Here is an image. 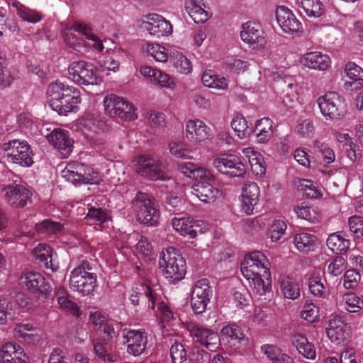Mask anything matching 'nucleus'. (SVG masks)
<instances>
[{"instance_id":"nucleus-34","label":"nucleus","mask_w":363,"mask_h":363,"mask_svg":"<svg viewBox=\"0 0 363 363\" xmlns=\"http://www.w3.org/2000/svg\"><path fill=\"white\" fill-rule=\"evenodd\" d=\"M70 85H67L59 80L51 82L47 88L46 96L50 107L55 111L59 106L65 90Z\"/></svg>"},{"instance_id":"nucleus-63","label":"nucleus","mask_w":363,"mask_h":363,"mask_svg":"<svg viewBox=\"0 0 363 363\" xmlns=\"http://www.w3.org/2000/svg\"><path fill=\"white\" fill-rule=\"evenodd\" d=\"M214 175L208 168L196 164L192 180H199L201 182H211L214 180Z\"/></svg>"},{"instance_id":"nucleus-16","label":"nucleus","mask_w":363,"mask_h":363,"mask_svg":"<svg viewBox=\"0 0 363 363\" xmlns=\"http://www.w3.org/2000/svg\"><path fill=\"white\" fill-rule=\"evenodd\" d=\"M212 296V290L206 279L199 280L193 289L191 306L193 311L198 314L202 313L206 309Z\"/></svg>"},{"instance_id":"nucleus-28","label":"nucleus","mask_w":363,"mask_h":363,"mask_svg":"<svg viewBox=\"0 0 363 363\" xmlns=\"http://www.w3.org/2000/svg\"><path fill=\"white\" fill-rule=\"evenodd\" d=\"M33 255L39 262L47 269L53 272L57 270L59 265L56 261V255L53 254L51 247L46 244L40 243L33 250Z\"/></svg>"},{"instance_id":"nucleus-7","label":"nucleus","mask_w":363,"mask_h":363,"mask_svg":"<svg viewBox=\"0 0 363 363\" xmlns=\"http://www.w3.org/2000/svg\"><path fill=\"white\" fill-rule=\"evenodd\" d=\"M68 77L80 86L99 85L103 82L94 65L84 60L74 61L69 65Z\"/></svg>"},{"instance_id":"nucleus-20","label":"nucleus","mask_w":363,"mask_h":363,"mask_svg":"<svg viewBox=\"0 0 363 363\" xmlns=\"http://www.w3.org/2000/svg\"><path fill=\"white\" fill-rule=\"evenodd\" d=\"M260 189L255 182H247L243 184L240 196L241 210L246 215L253 213L255 207L259 201Z\"/></svg>"},{"instance_id":"nucleus-64","label":"nucleus","mask_w":363,"mask_h":363,"mask_svg":"<svg viewBox=\"0 0 363 363\" xmlns=\"http://www.w3.org/2000/svg\"><path fill=\"white\" fill-rule=\"evenodd\" d=\"M350 230L357 238H363V218L354 216L348 219Z\"/></svg>"},{"instance_id":"nucleus-25","label":"nucleus","mask_w":363,"mask_h":363,"mask_svg":"<svg viewBox=\"0 0 363 363\" xmlns=\"http://www.w3.org/2000/svg\"><path fill=\"white\" fill-rule=\"evenodd\" d=\"M220 343L229 348H237L245 338L242 328L236 324L224 325L220 332Z\"/></svg>"},{"instance_id":"nucleus-52","label":"nucleus","mask_w":363,"mask_h":363,"mask_svg":"<svg viewBox=\"0 0 363 363\" xmlns=\"http://www.w3.org/2000/svg\"><path fill=\"white\" fill-rule=\"evenodd\" d=\"M231 127L241 139L246 138L250 133L245 118L240 114L233 117L231 121Z\"/></svg>"},{"instance_id":"nucleus-22","label":"nucleus","mask_w":363,"mask_h":363,"mask_svg":"<svg viewBox=\"0 0 363 363\" xmlns=\"http://www.w3.org/2000/svg\"><path fill=\"white\" fill-rule=\"evenodd\" d=\"M81 102L82 98L79 89L74 86H70L66 89L65 93L55 111L62 116H67L72 112H77Z\"/></svg>"},{"instance_id":"nucleus-60","label":"nucleus","mask_w":363,"mask_h":363,"mask_svg":"<svg viewBox=\"0 0 363 363\" xmlns=\"http://www.w3.org/2000/svg\"><path fill=\"white\" fill-rule=\"evenodd\" d=\"M170 356L172 363H179L188 361L184 346L177 342L172 344L170 348Z\"/></svg>"},{"instance_id":"nucleus-59","label":"nucleus","mask_w":363,"mask_h":363,"mask_svg":"<svg viewBox=\"0 0 363 363\" xmlns=\"http://www.w3.org/2000/svg\"><path fill=\"white\" fill-rule=\"evenodd\" d=\"M297 134L303 138H312L314 135L315 128L310 119L300 120L295 128Z\"/></svg>"},{"instance_id":"nucleus-18","label":"nucleus","mask_w":363,"mask_h":363,"mask_svg":"<svg viewBox=\"0 0 363 363\" xmlns=\"http://www.w3.org/2000/svg\"><path fill=\"white\" fill-rule=\"evenodd\" d=\"M276 18L284 33L299 35L303 32L301 23L289 9L284 6H279L276 10Z\"/></svg>"},{"instance_id":"nucleus-51","label":"nucleus","mask_w":363,"mask_h":363,"mask_svg":"<svg viewBox=\"0 0 363 363\" xmlns=\"http://www.w3.org/2000/svg\"><path fill=\"white\" fill-rule=\"evenodd\" d=\"M63 228V225L59 222L51 220H44L40 223L35 225V230L38 233L51 235L60 232Z\"/></svg>"},{"instance_id":"nucleus-27","label":"nucleus","mask_w":363,"mask_h":363,"mask_svg":"<svg viewBox=\"0 0 363 363\" xmlns=\"http://www.w3.org/2000/svg\"><path fill=\"white\" fill-rule=\"evenodd\" d=\"M191 195L205 203H213L221 196L220 191L210 182H199L191 188Z\"/></svg>"},{"instance_id":"nucleus-3","label":"nucleus","mask_w":363,"mask_h":363,"mask_svg":"<svg viewBox=\"0 0 363 363\" xmlns=\"http://www.w3.org/2000/svg\"><path fill=\"white\" fill-rule=\"evenodd\" d=\"M132 208L136 219L147 225H155L160 218V211L155 200L148 194L138 192L132 201Z\"/></svg>"},{"instance_id":"nucleus-13","label":"nucleus","mask_w":363,"mask_h":363,"mask_svg":"<svg viewBox=\"0 0 363 363\" xmlns=\"http://www.w3.org/2000/svg\"><path fill=\"white\" fill-rule=\"evenodd\" d=\"M191 337L195 342L207 350L215 352L220 345V337L213 330L198 324L189 323L186 326Z\"/></svg>"},{"instance_id":"nucleus-4","label":"nucleus","mask_w":363,"mask_h":363,"mask_svg":"<svg viewBox=\"0 0 363 363\" xmlns=\"http://www.w3.org/2000/svg\"><path fill=\"white\" fill-rule=\"evenodd\" d=\"M322 116L326 121L337 122L347 114L346 104L342 96L335 91H328L317 99Z\"/></svg>"},{"instance_id":"nucleus-55","label":"nucleus","mask_w":363,"mask_h":363,"mask_svg":"<svg viewBox=\"0 0 363 363\" xmlns=\"http://www.w3.org/2000/svg\"><path fill=\"white\" fill-rule=\"evenodd\" d=\"M301 317L309 322L314 323L319 318V308L313 303L306 301L301 311Z\"/></svg>"},{"instance_id":"nucleus-61","label":"nucleus","mask_w":363,"mask_h":363,"mask_svg":"<svg viewBox=\"0 0 363 363\" xmlns=\"http://www.w3.org/2000/svg\"><path fill=\"white\" fill-rule=\"evenodd\" d=\"M360 274L354 269L347 270L343 277V286L347 289H353L360 281Z\"/></svg>"},{"instance_id":"nucleus-9","label":"nucleus","mask_w":363,"mask_h":363,"mask_svg":"<svg viewBox=\"0 0 363 363\" xmlns=\"http://www.w3.org/2000/svg\"><path fill=\"white\" fill-rule=\"evenodd\" d=\"M135 171L141 177L151 180L169 179L162 169L159 158L150 155H140L135 157L133 160Z\"/></svg>"},{"instance_id":"nucleus-2","label":"nucleus","mask_w":363,"mask_h":363,"mask_svg":"<svg viewBox=\"0 0 363 363\" xmlns=\"http://www.w3.org/2000/svg\"><path fill=\"white\" fill-rule=\"evenodd\" d=\"M159 266L164 277L170 283L178 282L185 277L186 261L173 247H169L160 253Z\"/></svg>"},{"instance_id":"nucleus-32","label":"nucleus","mask_w":363,"mask_h":363,"mask_svg":"<svg viewBox=\"0 0 363 363\" xmlns=\"http://www.w3.org/2000/svg\"><path fill=\"white\" fill-rule=\"evenodd\" d=\"M242 152L248 159L252 172L258 177L264 176L266 166L263 156L251 147L242 148Z\"/></svg>"},{"instance_id":"nucleus-36","label":"nucleus","mask_w":363,"mask_h":363,"mask_svg":"<svg viewBox=\"0 0 363 363\" xmlns=\"http://www.w3.org/2000/svg\"><path fill=\"white\" fill-rule=\"evenodd\" d=\"M281 293L284 298L294 300L300 296V288L298 283L292 278L281 275L278 280Z\"/></svg>"},{"instance_id":"nucleus-43","label":"nucleus","mask_w":363,"mask_h":363,"mask_svg":"<svg viewBox=\"0 0 363 363\" xmlns=\"http://www.w3.org/2000/svg\"><path fill=\"white\" fill-rule=\"evenodd\" d=\"M327 245L334 253L342 254L346 252L350 248V241L339 233H335L328 238Z\"/></svg>"},{"instance_id":"nucleus-15","label":"nucleus","mask_w":363,"mask_h":363,"mask_svg":"<svg viewBox=\"0 0 363 363\" xmlns=\"http://www.w3.org/2000/svg\"><path fill=\"white\" fill-rule=\"evenodd\" d=\"M18 284L28 291L39 296L51 291V286L45 277L35 272H25L18 278Z\"/></svg>"},{"instance_id":"nucleus-37","label":"nucleus","mask_w":363,"mask_h":363,"mask_svg":"<svg viewBox=\"0 0 363 363\" xmlns=\"http://www.w3.org/2000/svg\"><path fill=\"white\" fill-rule=\"evenodd\" d=\"M172 225L174 230L182 236L195 238L197 235L196 231L193 228V220L189 217H174L172 219Z\"/></svg>"},{"instance_id":"nucleus-44","label":"nucleus","mask_w":363,"mask_h":363,"mask_svg":"<svg viewBox=\"0 0 363 363\" xmlns=\"http://www.w3.org/2000/svg\"><path fill=\"white\" fill-rule=\"evenodd\" d=\"M294 212L297 216L301 219L306 220L311 223H316L320 220V213L313 206L307 203H302L294 207Z\"/></svg>"},{"instance_id":"nucleus-56","label":"nucleus","mask_w":363,"mask_h":363,"mask_svg":"<svg viewBox=\"0 0 363 363\" xmlns=\"http://www.w3.org/2000/svg\"><path fill=\"white\" fill-rule=\"evenodd\" d=\"M308 287L310 292L316 297H325L327 291L322 279L315 275L310 277L308 280Z\"/></svg>"},{"instance_id":"nucleus-62","label":"nucleus","mask_w":363,"mask_h":363,"mask_svg":"<svg viewBox=\"0 0 363 363\" xmlns=\"http://www.w3.org/2000/svg\"><path fill=\"white\" fill-rule=\"evenodd\" d=\"M89 321L95 330H99L108 322L107 316L99 311L89 312Z\"/></svg>"},{"instance_id":"nucleus-45","label":"nucleus","mask_w":363,"mask_h":363,"mask_svg":"<svg viewBox=\"0 0 363 363\" xmlns=\"http://www.w3.org/2000/svg\"><path fill=\"white\" fill-rule=\"evenodd\" d=\"M76 31L74 29V25L72 27L65 26L62 28V33L64 41L71 48L75 50H80L84 48L88 47L87 43L84 40L77 37L73 32Z\"/></svg>"},{"instance_id":"nucleus-12","label":"nucleus","mask_w":363,"mask_h":363,"mask_svg":"<svg viewBox=\"0 0 363 363\" xmlns=\"http://www.w3.org/2000/svg\"><path fill=\"white\" fill-rule=\"evenodd\" d=\"M213 166L220 173L230 177H242L246 173V166L235 155L219 154L213 158Z\"/></svg>"},{"instance_id":"nucleus-40","label":"nucleus","mask_w":363,"mask_h":363,"mask_svg":"<svg viewBox=\"0 0 363 363\" xmlns=\"http://www.w3.org/2000/svg\"><path fill=\"white\" fill-rule=\"evenodd\" d=\"M34 331L35 328L30 323H17L13 329V336L20 341L30 343L38 340Z\"/></svg>"},{"instance_id":"nucleus-49","label":"nucleus","mask_w":363,"mask_h":363,"mask_svg":"<svg viewBox=\"0 0 363 363\" xmlns=\"http://www.w3.org/2000/svg\"><path fill=\"white\" fill-rule=\"evenodd\" d=\"M347 77L357 84L356 88L363 87V69L354 62H348L344 69Z\"/></svg>"},{"instance_id":"nucleus-29","label":"nucleus","mask_w":363,"mask_h":363,"mask_svg":"<svg viewBox=\"0 0 363 363\" xmlns=\"http://www.w3.org/2000/svg\"><path fill=\"white\" fill-rule=\"evenodd\" d=\"M186 10L196 23H203L212 16L203 0H186Z\"/></svg>"},{"instance_id":"nucleus-46","label":"nucleus","mask_w":363,"mask_h":363,"mask_svg":"<svg viewBox=\"0 0 363 363\" xmlns=\"http://www.w3.org/2000/svg\"><path fill=\"white\" fill-rule=\"evenodd\" d=\"M341 304L350 313H357L363 308V296H358L354 293L346 294Z\"/></svg>"},{"instance_id":"nucleus-1","label":"nucleus","mask_w":363,"mask_h":363,"mask_svg":"<svg viewBox=\"0 0 363 363\" xmlns=\"http://www.w3.org/2000/svg\"><path fill=\"white\" fill-rule=\"evenodd\" d=\"M240 270L256 294L263 296L269 291V284L262 279V277L267 279L270 275L269 263L264 254L253 252L246 255L241 264Z\"/></svg>"},{"instance_id":"nucleus-6","label":"nucleus","mask_w":363,"mask_h":363,"mask_svg":"<svg viewBox=\"0 0 363 363\" xmlns=\"http://www.w3.org/2000/svg\"><path fill=\"white\" fill-rule=\"evenodd\" d=\"M83 135L91 144L100 146L105 143L103 135L106 123L98 113H86L78 122Z\"/></svg>"},{"instance_id":"nucleus-35","label":"nucleus","mask_w":363,"mask_h":363,"mask_svg":"<svg viewBox=\"0 0 363 363\" xmlns=\"http://www.w3.org/2000/svg\"><path fill=\"white\" fill-rule=\"evenodd\" d=\"M345 323L340 316H335L329 321L327 335L331 342L340 344L345 340Z\"/></svg>"},{"instance_id":"nucleus-39","label":"nucleus","mask_w":363,"mask_h":363,"mask_svg":"<svg viewBox=\"0 0 363 363\" xmlns=\"http://www.w3.org/2000/svg\"><path fill=\"white\" fill-rule=\"evenodd\" d=\"M143 51L148 55L160 62H166L169 58V53L172 49H167L159 43H147L143 46Z\"/></svg>"},{"instance_id":"nucleus-47","label":"nucleus","mask_w":363,"mask_h":363,"mask_svg":"<svg viewBox=\"0 0 363 363\" xmlns=\"http://www.w3.org/2000/svg\"><path fill=\"white\" fill-rule=\"evenodd\" d=\"M297 4L309 17L317 18L323 13L322 4L319 0H297Z\"/></svg>"},{"instance_id":"nucleus-50","label":"nucleus","mask_w":363,"mask_h":363,"mask_svg":"<svg viewBox=\"0 0 363 363\" xmlns=\"http://www.w3.org/2000/svg\"><path fill=\"white\" fill-rule=\"evenodd\" d=\"M169 150L170 153L177 157L181 159H192L193 157L191 155L192 150L187 147L182 142L179 141H171L169 143Z\"/></svg>"},{"instance_id":"nucleus-31","label":"nucleus","mask_w":363,"mask_h":363,"mask_svg":"<svg viewBox=\"0 0 363 363\" xmlns=\"http://www.w3.org/2000/svg\"><path fill=\"white\" fill-rule=\"evenodd\" d=\"M300 62L305 67L322 71L326 70L330 65V57L320 52H307L301 56Z\"/></svg>"},{"instance_id":"nucleus-21","label":"nucleus","mask_w":363,"mask_h":363,"mask_svg":"<svg viewBox=\"0 0 363 363\" xmlns=\"http://www.w3.org/2000/svg\"><path fill=\"white\" fill-rule=\"evenodd\" d=\"M46 138L62 157H67L72 152L74 140L67 130L55 128Z\"/></svg>"},{"instance_id":"nucleus-30","label":"nucleus","mask_w":363,"mask_h":363,"mask_svg":"<svg viewBox=\"0 0 363 363\" xmlns=\"http://www.w3.org/2000/svg\"><path fill=\"white\" fill-rule=\"evenodd\" d=\"M293 242L297 250L304 255L315 252L319 245L318 239L315 235L306 232L295 234Z\"/></svg>"},{"instance_id":"nucleus-54","label":"nucleus","mask_w":363,"mask_h":363,"mask_svg":"<svg viewBox=\"0 0 363 363\" xmlns=\"http://www.w3.org/2000/svg\"><path fill=\"white\" fill-rule=\"evenodd\" d=\"M13 303L0 296V325H4L14 314Z\"/></svg>"},{"instance_id":"nucleus-41","label":"nucleus","mask_w":363,"mask_h":363,"mask_svg":"<svg viewBox=\"0 0 363 363\" xmlns=\"http://www.w3.org/2000/svg\"><path fill=\"white\" fill-rule=\"evenodd\" d=\"M255 130L259 143H267L273 135V121L269 118H263L257 121Z\"/></svg>"},{"instance_id":"nucleus-5","label":"nucleus","mask_w":363,"mask_h":363,"mask_svg":"<svg viewBox=\"0 0 363 363\" xmlns=\"http://www.w3.org/2000/svg\"><path fill=\"white\" fill-rule=\"evenodd\" d=\"M62 177L74 186L98 184L101 180L99 172L92 167L76 162L68 163L62 171Z\"/></svg>"},{"instance_id":"nucleus-14","label":"nucleus","mask_w":363,"mask_h":363,"mask_svg":"<svg viewBox=\"0 0 363 363\" xmlns=\"http://www.w3.org/2000/svg\"><path fill=\"white\" fill-rule=\"evenodd\" d=\"M240 38L252 50L262 49L267 43V36L262 26L254 22H247L242 26Z\"/></svg>"},{"instance_id":"nucleus-11","label":"nucleus","mask_w":363,"mask_h":363,"mask_svg":"<svg viewBox=\"0 0 363 363\" xmlns=\"http://www.w3.org/2000/svg\"><path fill=\"white\" fill-rule=\"evenodd\" d=\"M69 284L73 291L83 296H89L97 286V276L86 271L84 267H77L70 273Z\"/></svg>"},{"instance_id":"nucleus-26","label":"nucleus","mask_w":363,"mask_h":363,"mask_svg":"<svg viewBox=\"0 0 363 363\" xmlns=\"http://www.w3.org/2000/svg\"><path fill=\"white\" fill-rule=\"evenodd\" d=\"M142 289L144 296L148 300V307L155 310L157 306L163 321H170L174 318V313L164 302L160 301V296L158 294L147 285H143Z\"/></svg>"},{"instance_id":"nucleus-48","label":"nucleus","mask_w":363,"mask_h":363,"mask_svg":"<svg viewBox=\"0 0 363 363\" xmlns=\"http://www.w3.org/2000/svg\"><path fill=\"white\" fill-rule=\"evenodd\" d=\"M12 6L16 8L17 14L28 23H36L42 19V15L39 12L30 9L17 1L13 2Z\"/></svg>"},{"instance_id":"nucleus-33","label":"nucleus","mask_w":363,"mask_h":363,"mask_svg":"<svg viewBox=\"0 0 363 363\" xmlns=\"http://www.w3.org/2000/svg\"><path fill=\"white\" fill-rule=\"evenodd\" d=\"M291 343L296 348L298 352L305 358L314 360L316 352L313 343L310 342L303 334L296 333L291 337Z\"/></svg>"},{"instance_id":"nucleus-17","label":"nucleus","mask_w":363,"mask_h":363,"mask_svg":"<svg viewBox=\"0 0 363 363\" xmlns=\"http://www.w3.org/2000/svg\"><path fill=\"white\" fill-rule=\"evenodd\" d=\"M185 135L191 143L201 145L211 138V128L202 120L190 119L186 123Z\"/></svg>"},{"instance_id":"nucleus-19","label":"nucleus","mask_w":363,"mask_h":363,"mask_svg":"<svg viewBox=\"0 0 363 363\" xmlns=\"http://www.w3.org/2000/svg\"><path fill=\"white\" fill-rule=\"evenodd\" d=\"M145 21L142 22V28L146 30L150 35L157 38L167 36L172 33V26L169 21L162 16L151 13L145 16Z\"/></svg>"},{"instance_id":"nucleus-23","label":"nucleus","mask_w":363,"mask_h":363,"mask_svg":"<svg viewBox=\"0 0 363 363\" xmlns=\"http://www.w3.org/2000/svg\"><path fill=\"white\" fill-rule=\"evenodd\" d=\"M4 199L15 208H23L31 197V192L22 185H9L4 188Z\"/></svg>"},{"instance_id":"nucleus-58","label":"nucleus","mask_w":363,"mask_h":363,"mask_svg":"<svg viewBox=\"0 0 363 363\" xmlns=\"http://www.w3.org/2000/svg\"><path fill=\"white\" fill-rule=\"evenodd\" d=\"M287 225L284 220H275L269 229V238L272 242H277L285 233Z\"/></svg>"},{"instance_id":"nucleus-53","label":"nucleus","mask_w":363,"mask_h":363,"mask_svg":"<svg viewBox=\"0 0 363 363\" xmlns=\"http://www.w3.org/2000/svg\"><path fill=\"white\" fill-rule=\"evenodd\" d=\"M298 188L307 197L316 199L322 196L321 190L315 183L310 180L303 179L300 181Z\"/></svg>"},{"instance_id":"nucleus-38","label":"nucleus","mask_w":363,"mask_h":363,"mask_svg":"<svg viewBox=\"0 0 363 363\" xmlns=\"http://www.w3.org/2000/svg\"><path fill=\"white\" fill-rule=\"evenodd\" d=\"M74 29L76 30V32L82 34L87 40H91L93 43L91 45L87 43L88 47L86 48H92L95 50L100 52L104 50V46L102 41L92 32L91 28H89L87 25L81 23H75L74 24Z\"/></svg>"},{"instance_id":"nucleus-8","label":"nucleus","mask_w":363,"mask_h":363,"mask_svg":"<svg viewBox=\"0 0 363 363\" xmlns=\"http://www.w3.org/2000/svg\"><path fill=\"white\" fill-rule=\"evenodd\" d=\"M9 162L28 167L33 164V153L30 145L24 140H11L2 145Z\"/></svg>"},{"instance_id":"nucleus-42","label":"nucleus","mask_w":363,"mask_h":363,"mask_svg":"<svg viewBox=\"0 0 363 363\" xmlns=\"http://www.w3.org/2000/svg\"><path fill=\"white\" fill-rule=\"evenodd\" d=\"M170 60L177 71L183 74H188L192 71L190 60L182 52L176 50L170 51Z\"/></svg>"},{"instance_id":"nucleus-24","label":"nucleus","mask_w":363,"mask_h":363,"mask_svg":"<svg viewBox=\"0 0 363 363\" xmlns=\"http://www.w3.org/2000/svg\"><path fill=\"white\" fill-rule=\"evenodd\" d=\"M127 351L136 357L145 351L147 345V335L143 330H130L125 335Z\"/></svg>"},{"instance_id":"nucleus-57","label":"nucleus","mask_w":363,"mask_h":363,"mask_svg":"<svg viewBox=\"0 0 363 363\" xmlns=\"http://www.w3.org/2000/svg\"><path fill=\"white\" fill-rule=\"evenodd\" d=\"M85 219L89 220L92 224H102L109 219L107 212L101 208L91 207L89 208V211Z\"/></svg>"},{"instance_id":"nucleus-10","label":"nucleus","mask_w":363,"mask_h":363,"mask_svg":"<svg viewBox=\"0 0 363 363\" xmlns=\"http://www.w3.org/2000/svg\"><path fill=\"white\" fill-rule=\"evenodd\" d=\"M104 106L110 116L123 121H133L137 118L135 108L126 99L115 94H109L104 99Z\"/></svg>"}]
</instances>
